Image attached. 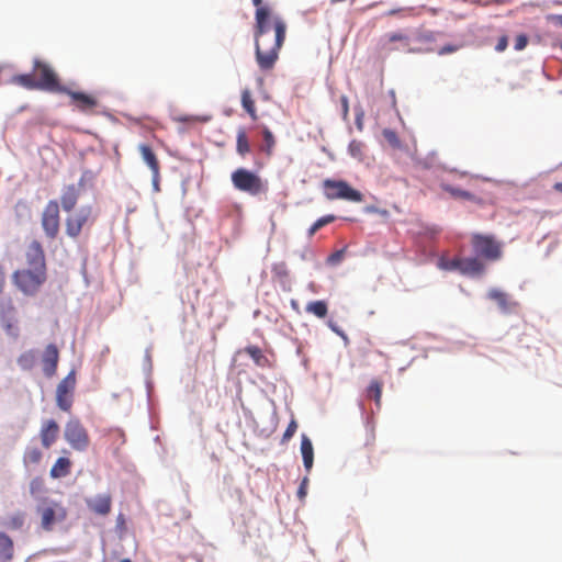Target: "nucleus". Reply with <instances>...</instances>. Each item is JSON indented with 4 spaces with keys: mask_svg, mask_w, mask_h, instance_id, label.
Returning a JSON list of instances; mask_svg holds the SVG:
<instances>
[{
    "mask_svg": "<svg viewBox=\"0 0 562 562\" xmlns=\"http://www.w3.org/2000/svg\"><path fill=\"white\" fill-rule=\"evenodd\" d=\"M58 360L59 351L56 345H47L42 357L43 372L47 378H52L53 375H55L57 371Z\"/></svg>",
    "mask_w": 562,
    "mask_h": 562,
    "instance_id": "dca6fc26",
    "label": "nucleus"
},
{
    "mask_svg": "<svg viewBox=\"0 0 562 562\" xmlns=\"http://www.w3.org/2000/svg\"><path fill=\"white\" fill-rule=\"evenodd\" d=\"M553 190L559 192V193H562V182H555L553 184Z\"/></svg>",
    "mask_w": 562,
    "mask_h": 562,
    "instance_id": "864d4df0",
    "label": "nucleus"
},
{
    "mask_svg": "<svg viewBox=\"0 0 562 562\" xmlns=\"http://www.w3.org/2000/svg\"><path fill=\"white\" fill-rule=\"evenodd\" d=\"M357 125H358V128H359V130H361V127H362V124H361V121H360V119H358V120H357Z\"/></svg>",
    "mask_w": 562,
    "mask_h": 562,
    "instance_id": "4d7b16f0",
    "label": "nucleus"
},
{
    "mask_svg": "<svg viewBox=\"0 0 562 562\" xmlns=\"http://www.w3.org/2000/svg\"><path fill=\"white\" fill-rule=\"evenodd\" d=\"M254 5L256 7V9H260V8H269L268 5H263L262 4V0H251Z\"/></svg>",
    "mask_w": 562,
    "mask_h": 562,
    "instance_id": "603ef678",
    "label": "nucleus"
},
{
    "mask_svg": "<svg viewBox=\"0 0 562 562\" xmlns=\"http://www.w3.org/2000/svg\"><path fill=\"white\" fill-rule=\"evenodd\" d=\"M507 45H508V38L506 35H503L498 38L495 49L497 52H504L507 48Z\"/></svg>",
    "mask_w": 562,
    "mask_h": 562,
    "instance_id": "49530a36",
    "label": "nucleus"
},
{
    "mask_svg": "<svg viewBox=\"0 0 562 562\" xmlns=\"http://www.w3.org/2000/svg\"><path fill=\"white\" fill-rule=\"evenodd\" d=\"M367 395L374 400L376 406H380L382 398V383L378 380H372L367 389Z\"/></svg>",
    "mask_w": 562,
    "mask_h": 562,
    "instance_id": "72a5a7b5",
    "label": "nucleus"
},
{
    "mask_svg": "<svg viewBox=\"0 0 562 562\" xmlns=\"http://www.w3.org/2000/svg\"><path fill=\"white\" fill-rule=\"evenodd\" d=\"M137 148L143 161L147 165L150 172L160 170L159 159L149 145L139 144Z\"/></svg>",
    "mask_w": 562,
    "mask_h": 562,
    "instance_id": "412c9836",
    "label": "nucleus"
},
{
    "mask_svg": "<svg viewBox=\"0 0 562 562\" xmlns=\"http://www.w3.org/2000/svg\"><path fill=\"white\" fill-rule=\"evenodd\" d=\"M273 271L278 274V276H286V267L284 263H280V265H276L273 267Z\"/></svg>",
    "mask_w": 562,
    "mask_h": 562,
    "instance_id": "8fccbe9b",
    "label": "nucleus"
},
{
    "mask_svg": "<svg viewBox=\"0 0 562 562\" xmlns=\"http://www.w3.org/2000/svg\"><path fill=\"white\" fill-rule=\"evenodd\" d=\"M25 522V513L16 512L10 515L3 522L4 527L10 530H20Z\"/></svg>",
    "mask_w": 562,
    "mask_h": 562,
    "instance_id": "c85d7f7f",
    "label": "nucleus"
},
{
    "mask_svg": "<svg viewBox=\"0 0 562 562\" xmlns=\"http://www.w3.org/2000/svg\"><path fill=\"white\" fill-rule=\"evenodd\" d=\"M255 33L259 35H269L274 33L276 21L285 23V21L278 14H274L270 8L256 9L255 12Z\"/></svg>",
    "mask_w": 562,
    "mask_h": 562,
    "instance_id": "ddd939ff",
    "label": "nucleus"
},
{
    "mask_svg": "<svg viewBox=\"0 0 562 562\" xmlns=\"http://www.w3.org/2000/svg\"><path fill=\"white\" fill-rule=\"evenodd\" d=\"M390 14H391V15H392V14H396V11H395V10H392V11H390Z\"/></svg>",
    "mask_w": 562,
    "mask_h": 562,
    "instance_id": "bf43d9fd",
    "label": "nucleus"
},
{
    "mask_svg": "<svg viewBox=\"0 0 562 562\" xmlns=\"http://www.w3.org/2000/svg\"><path fill=\"white\" fill-rule=\"evenodd\" d=\"M335 221L334 215H326L318 218L308 229V236L312 237L318 229L324 227L325 225Z\"/></svg>",
    "mask_w": 562,
    "mask_h": 562,
    "instance_id": "c9c22d12",
    "label": "nucleus"
},
{
    "mask_svg": "<svg viewBox=\"0 0 562 562\" xmlns=\"http://www.w3.org/2000/svg\"><path fill=\"white\" fill-rule=\"evenodd\" d=\"M72 462L66 457L58 458L50 468L49 475L52 479H61L70 474Z\"/></svg>",
    "mask_w": 562,
    "mask_h": 562,
    "instance_id": "4be33fe9",
    "label": "nucleus"
},
{
    "mask_svg": "<svg viewBox=\"0 0 562 562\" xmlns=\"http://www.w3.org/2000/svg\"><path fill=\"white\" fill-rule=\"evenodd\" d=\"M383 137L385 138V140L393 147V148H401L402 146V143L396 134L395 131L393 130H390V128H384L383 132Z\"/></svg>",
    "mask_w": 562,
    "mask_h": 562,
    "instance_id": "e433bc0d",
    "label": "nucleus"
},
{
    "mask_svg": "<svg viewBox=\"0 0 562 562\" xmlns=\"http://www.w3.org/2000/svg\"><path fill=\"white\" fill-rule=\"evenodd\" d=\"M64 438L70 448L78 452L86 451L90 446L89 432L78 418H70L66 423Z\"/></svg>",
    "mask_w": 562,
    "mask_h": 562,
    "instance_id": "0eeeda50",
    "label": "nucleus"
},
{
    "mask_svg": "<svg viewBox=\"0 0 562 562\" xmlns=\"http://www.w3.org/2000/svg\"><path fill=\"white\" fill-rule=\"evenodd\" d=\"M456 46H452V45H446L443 47H441L438 52L439 55H445V54H450V53H453L456 52Z\"/></svg>",
    "mask_w": 562,
    "mask_h": 562,
    "instance_id": "3c124183",
    "label": "nucleus"
},
{
    "mask_svg": "<svg viewBox=\"0 0 562 562\" xmlns=\"http://www.w3.org/2000/svg\"><path fill=\"white\" fill-rule=\"evenodd\" d=\"M323 189L324 195L330 201L346 200L356 203L363 201V194L345 180L325 179L323 181Z\"/></svg>",
    "mask_w": 562,
    "mask_h": 562,
    "instance_id": "423d86ee",
    "label": "nucleus"
},
{
    "mask_svg": "<svg viewBox=\"0 0 562 562\" xmlns=\"http://www.w3.org/2000/svg\"><path fill=\"white\" fill-rule=\"evenodd\" d=\"M5 270L4 267L0 263V294L2 293L4 286H5Z\"/></svg>",
    "mask_w": 562,
    "mask_h": 562,
    "instance_id": "de8ad7c7",
    "label": "nucleus"
},
{
    "mask_svg": "<svg viewBox=\"0 0 562 562\" xmlns=\"http://www.w3.org/2000/svg\"><path fill=\"white\" fill-rule=\"evenodd\" d=\"M363 149L364 144L360 140L353 139L349 143L348 151L353 158L358 160L363 159Z\"/></svg>",
    "mask_w": 562,
    "mask_h": 562,
    "instance_id": "f704fd0d",
    "label": "nucleus"
},
{
    "mask_svg": "<svg viewBox=\"0 0 562 562\" xmlns=\"http://www.w3.org/2000/svg\"><path fill=\"white\" fill-rule=\"evenodd\" d=\"M44 481L42 477H34L30 482V493L32 496H36L44 491Z\"/></svg>",
    "mask_w": 562,
    "mask_h": 562,
    "instance_id": "58836bf2",
    "label": "nucleus"
},
{
    "mask_svg": "<svg viewBox=\"0 0 562 562\" xmlns=\"http://www.w3.org/2000/svg\"><path fill=\"white\" fill-rule=\"evenodd\" d=\"M548 21L553 22L557 25L562 26V14H550L547 16Z\"/></svg>",
    "mask_w": 562,
    "mask_h": 562,
    "instance_id": "09e8293b",
    "label": "nucleus"
},
{
    "mask_svg": "<svg viewBox=\"0 0 562 562\" xmlns=\"http://www.w3.org/2000/svg\"><path fill=\"white\" fill-rule=\"evenodd\" d=\"M236 151L240 157L250 153V144L245 130L240 128L236 136Z\"/></svg>",
    "mask_w": 562,
    "mask_h": 562,
    "instance_id": "cd10ccee",
    "label": "nucleus"
},
{
    "mask_svg": "<svg viewBox=\"0 0 562 562\" xmlns=\"http://www.w3.org/2000/svg\"><path fill=\"white\" fill-rule=\"evenodd\" d=\"M119 562H132V561H131L130 559H127V558H126V559H122V560H121V561H119Z\"/></svg>",
    "mask_w": 562,
    "mask_h": 562,
    "instance_id": "13d9d810",
    "label": "nucleus"
},
{
    "mask_svg": "<svg viewBox=\"0 0 562 562\" xmlns=\"http://www.w3.org/2000/svg\"><path fill=\"white\" fill-rule=\"evenodd\" d=\"M231 180L237 191L245 192L256 196L266 193L268 190L267 181L258 173L246 168H237L231 175Z\"/></svg>",
    "mask_w": 562,
    "mask_h": 562,
    "instance_id": "39448f33",
    "label": "nucleus"
},
{
    "mask_svg": "<svg viewBox=\"0 0 562 562\" xmlns=\"http://www.w3.org/2000/svg\"><path fill=\"white\" fill-rule=\"evenodd\" d=\"M76 383V372L75 370H71L57 385L56 403L57 406L64 412H69L72 406V397Z\"/></svg>",
    "mask_w": 562,
    "mask_h": 562,
    "instance_id": "f8f14e48",
    "label": "nucleus"
},
{
    "mask_svg": "<svg viewBox=\"0 0 562 562\" xmlns=\"http://www.w3.org/2000/svg\"><path fill=\"white\" fill-rule=\"evenodd\" d=\"M241 106L254 121L258 119L255 100L251 91L247 88L241 91Z\"/></svg>",
    "mask_w": 562,
    "mask_h": 562,
    "instance_id": "bb28decb",
    "label": "nucleus"
},
{
    "mask_svg": "<svg viewBox=\"0 0 562 562\" xmlns=\"http://www.w3.org/2000/svg\"><path fill=\"white\" fill-rule=\"evenodd\" d=\"M244 351L254 360L256 366L260 368L270 366L269 359L258 346H247Z\"/></svg>",
    "mask_w": 562,
    "mask_h": 562,
    "instance_id": "a878e982",
    "label": "nucleus"
},
{
    "mask_svg": "<svg viewBox=\"0 0 562 562\" xmlns=\"http://www.w3.org/2000/svg\"><path fill=\"white\" fill-rule=\"evenodd\" d=\"M528 44V37L525 34H519L515 40V49L522 50Z\"/></svg>",
    "mask_w": 562,
    "mask_h": 562,
    "instance_id": "37998d69",
    "label": "nucleus"
},
{
    "mask_svg": "<svg viewBox=\"0 0 562 562\" xmlns=\"http://www.w3.org/2000/svg\"><path fill=\"white\" fill-rule=\"evenodd\" d=\"M35 513L40 517L41 528L44 531H52L56 524L64 522L68 516L67 508L50 497L40 498Z\"/></svg>",
    "mask_w": 562,
    "mask_h": 562,
    "instance_id": "20e7f679",
    "label": "nucleus"
},
{
    "mask_svg": "<svg viewBox=\"0 0 562 562\" xmlns=\"http://www.w3.org/2000/svg\"><path fill=\"white\" fill-rule=\"evenodd\" d=\"M86 504L93 514L106 516L112 508V496L110 494H99L92 498H87Z\"/></svg>",
    "mask_w": 562,
    "mask_h": 562,
    "instance_id": "f3484780",
    "label": "nucleus"
},
{
    "mask_svg": "<svg viewBox=\"0 0 562 562\" xmlns=\"http://www.w3.org/2000/svg\"><path fill=\"white\" fill-rule=\"evenodd\" d=\"M485 270L483 261L477 257H461L460 273L464 276L475 277L481 276Z\"/></svg>",
    "mask_w": 562,
    "mask_h": 562,
    "instance_id": "6ab92c4d",
    "label": "nucleus"
},
{
    "mask_svg": "<svg viewBox=\"0 0 562 562\" xmlns=\"http://www.w3.org/2000/svg\"><path fill=\"white\" fill-rule=\"evenodd\" d=\"M36 363V355L33 350H27L21 353L18 358V364L21 369L27 371L33 369Z\"/></svg>",
    "mask_w": 562,
    "mask_h": 562,
    "instance_id": "2f4dec72",
    "label": "nucleus"
},
{
    "mask_svg": "<svg viewBox=\"0 0 562 562\" xmlns=\"http://www.w3.org/2000/svg\"><path fill=\"white\" fill-rule=\"evenodd\" d=\"M14 547L12 539L0 532V562H10L13 559Z\"/></svg>",
    "mask_w": 562,
    "mask_h": 562,
    "instance_id": "b1692460",
    "label": "nucleus"
},
{
    "mask_svg": "<svg viewBox=\"0 0 562 562\" xmlns=\"http://www.w3.org/2000/svg\"><path fill=\"white\" fill-rule=\"evenodd\" d=\"M441 268L446 270H458L460 272L461 270V257L453 258L451 260H448L447 262L441 263Z\"/></svg>",
    "mask_w": 562,
    "mask_h": 562,
    "instance_id": "ea45409f",
    "label": "nucleus"
},
{
    "mask_svg": "<svg viewBox=\"0 0 562 562\" xmlns=\"http://www.w3.org/2000/svg\"><path fill=\"white\" fill-rule=\"evenodd\" d=\"M296 429H297V424L294 419H292L289 423V425L283 434L282 441L285 442V441L290 440L294 436Z\"/></svg>",
    "mask_w": 562,
    "mask_h": 562,
    "instance_id": "a19ab883",
    "label": "nucleus"
},
{
    "mask_svg": "<svg viewBox=\"0 0 562 562\" xmlns=\"http://www.w3.org/2000/svg\"><path fill=\"white\" fill-rule=\"evenodd\" d=\"M59 93H65L70 97L71 103L81 112L91 111L98 105L97 99L85 92L72 91L64 86V91Z\"/></svg>",
    "mask_w": 562,
    "mask_h": 562,
    "instance_id": "2eb2a0df",
    "label": "nucleus"
},
{
    "mask_svg": "<svg viewBox=\"0 0 562 562\" xmlns=\"http://www.w3.org/2000/svg\"><path fill=\"white\" fill-rule=\"evenodd\" d=\"M12 82L27 90H43L48 92L64 91L57 74L46 63L34 59L32 74H21L12 78Z\"/></svg>",
    "mask_w": 562,
    "mask_h": 562,
    "instance_id": "7ed1b4c3",
    "label": "nucleus"
},
{
    "mask_svg": "<svg viewBox=\"0 0 562 562\" xmlns=\"http://www.w3.org/2000/svg\"><path fill=\"white\" fill-rule=\"evenodd\" d=\"M306 312L314 314L318 318L326 317L328 313L327 304L324 301H313L306 305Z\"/></svg>",
    "mask_w": 562,
    "mask_h": 562,
    "instance_id": "7c9ffc66",
    "label": "nucleus"
},
{
    "mask_svg": "<svg viewBox=\"0 0 562 562\" xmlns=\"http://www.w3.org/2000/svg\"><path fill=\"white\" fill-rule=\"evenodd\" d=\"M88 173H89V171H85V172H83L82 177L80 178L79 186H81V184H82V181H83L85 177H86Z\"/></svg>",
    "mask_w": 562,
    "mask_h": 562,
    "instance_id": "5fc2aeb1",
    "label": "nucleus"
},
{
    "mask_svg": "<svg viewBox=\"0 0 562 562\" xmlns=\"http://www.w3.org/2000/svg\"><path fill=\"white\" fill-rule=\"evenodd\" d=\"M339 257H340V255L337 252V254H335V255H333V256H331V259H333V260H334V259H335V260H338V259H339Z\"/></svg>",
    "mask_w": 562,
    "mask_h": 562,
    "instance_id": "6e6d98bb",
    "label": "nucleus"
},
{
    "mask_svg": "<svg viewBox=\"0 0 562 562\" xmlns=\"http://www.w3.org/2000/svg\"><path fill=\"white\" fill-rule=\"evenodd\" d=\"M301 453L303 458L304 468L307 472H310L314 462V449L312 441L308 439L306 435L302 436Z\"/></svg>",
    "mask_w": 562,
    "mask_h": 562,
    "instance_id": "5701e85b",
    "label": "nucleus"
},
{
    "mask_svg": "<svg viewBox=\"0 0 562 562\" xmlns=\"http://www.w3.org/2000/svg\"><path fill=\"white\" fill-rule=\"evenodd\" d=\"M286 34V23L276 21L273 35H259L255 33V53L259 68L263 71L274 67L279 52L284 43Z\"/></svg>",
    "mask_w": 562,
    "mask_h": 562,
    "instance_id": "f03ea898",
    "label": "nucleus"
},
{
    "mask_svg": "<svg viewBox=\"0 0 562 562\" xmlns=\"http://www.w3.org/2000/svg\"><path fill=\"white\" fill-rule=\"evenodd\" d=\"M474 252L490 261L502 257V245L493 236L474 234L471 238Z\"/></svg>",
    "mask_w": 562,
    "mask_h": 562,
    "instance_id": "6e6552de",
    "label": "nucleus"
},
{
    "mask_svg": "<svg viewBox=\"0 0 562 562\" xmlns=\"http://www.w3.org/2000/svg\"><path fill=\"white\" fill-rule=\"evenodd\" d=\"M41 224L45 235L49 239H55L59 233L60 227V214H59V205L56 200H50L45 205Z\"/></svg>",
    "mask_w": 562,
    "mask_h": 562,
    "instance_id": "9b49d317",
    "label": "nucleus"
},
{
    "mask_svg": "<svg viewBox=\"0 0 562 562\" xmlns=\"http://www.w3.org/2000/svg\"><path fill=\"white\" fill-rule=\"evenodd\" d=\"M340 104H341L342 117H344V120H347L348 114H349V102H348V98L346 95L340 97Z\"/></svg>",
    "mask_w": 562,
    "mask_h": 562,
    "instance_id": "a18cd8bd",
    "label": "nucleus"
},
{
    "mask_svg": "<svg viewBox=\"0 0 562 562\" xmlns=\"http://www.w3.org/2000/svg\"><path fill=\"white\" fill-rule=\"evenodd\" d=\"M151 184L154 192H160V170L151 172Z\"/></svg>",
    "mask_w": 562,
    "mask_h": 562,
    "instance_id": "79ce46f5",
    "label": "nucleus"
},
{
    "mask_svg": "<svg viewBox=\"0 0 562 562\" xmlns=\"http://www.w3.org/2000/svg\"><path fill=\"white\" fill-rule=\"evenodd\" d=\"M307 485H308V479L305 476L297 490V496L300 499H304L307 494Z\"/></svg>",
    "mask_w": 562,
    "mask_h": 562,
    "instance_id": "c03bdc74",
    "label": "nucleus"
},
{
    "mask_svg": "<svg viewBox=\"0 0 562 562\" xmlns=\"http://www.w3.org/2000/svg\"><path fill=\"white\" fill-rule=\"evenodd\" d=\"M389 43L401 42L404 46L409 44V37L402 32H394L385 35Z\"/></svg>",
    "mask_w": 562,
    "mask_h": 562,
    "instance_id": "4c0bfd02",
    "label": "nucleus"
},
{
    "mask_svg": "<svg viewBox=\"0 0 562 562\" xmlns=\"http://www.w3.org/2000/svg\"><path fill=\"white\" fill-rule=\"evenodd\" d=\"M487 297L496 302L498 307L504 312H509L517 305L506 292L499 289H491L487 293Z\"/></svg>",
    "mask_w": 562,
    "mask_h": 562,
    "instance_id": "aec40b11",
    "label": "nucleus"
},
{
    "mask_svg": "<svg viewBox=\"0 0 562 562\" xmlns=\"http://www.w3.org/2000/svg\"><path fill=\"white\" fill-rule=\"evenodd\" d=\"M80 198V188L76 184H68L63 188L60 195L61 207L66 212L75 209Z\"/></svg>",
    "mask_w": 562,
    "mask_h": 562,
    "instance_id": "a211bd4d",
    "label": "nucleus"
},
{
    "mask_svg": "<svg viewBox=\"0 0 562 562\" xmlns=\"http://www.w3.org/2000/svg\"><path fill=\"white\" fill-rule=\"evenodd\" d=\"M263 145L261 146V150L266 153L267 156H271L276 146V139L272 132L265 127L262 130Z\"/></svg>",
    "mask_w": 562,
    "mask_h": 562,
    "instance_id": "473e14b6",
    "label": "nucleus"
},
{
    "mask_svg": "<svg viewBox=\"0 0 562 562\" xmlns=\"http://www.w3.org/2000/svg\"><path fill=\"white\" fill-rule=\"evenodd\" d=\"M43 460V452L36 446H27L23 453V464L25 467L29 465H37Z\"/></svg>",
    "mask_w": 562,
    "mask_h": 562,
    "instance_id": "393cba45",
    "label": "nucleus"
},
{
    "mask_svg": "<svg viewBox=\"0 0 562 562\" xmlns=\"http://www.w3.org/2000/svg\"><path fill=\"white\" fill-rule=\"evenodd\" d=\"M442 189L446 192H448L451 196H453L454 199L469 200V201H475L476 200L475 195L472 194L471 192L462 190V189H460L458 187H453L451 184H443Z\"/></svg>",
    "mask_w": 562,
    "mask_h": 562,
    "instance_id": "c756f323",
    "label": "nucleus"
},
{
    "mask_svg": "<svg viewBox=\"0 0 562 562\" xmlns=\"http://www.w3.org/2000/svg\"><path fill=\"white\" fill-rule=\"evenodd\" d=\"M0 323L8 336H20L19 313L11 297L0 300Z\"/></svg>",
    "mask_w": 562,
    "mask_h": 562,
    "instance_id": "1a4fd4ad",
    "label": "nucleus"
},
{
    "mask_svg": "<svg viewBox=\"0 0 562 562\" xmlns=\"http://www.w3.org/2000/svg\"><path fill=\"white\" fill-rule=\"evenodd\" d=\"M26 267L12 273V283L26 296L38 293L47 279L45 252L40 241L33 240L25 251Z\"/></svg>",
    "mask_w": 562,
    "mask_h": 562,
    "instance_id": "f257e3e1",
    "label": "nucleus"
},
{
    "mask_svg": "<svg viewBox=\"0 0 562 562\" xmlns=\"http://www.w3.org/2000/svg\"><path fill=\"white\" fill-rule=\"evenodd\" d=\"M60 427L55 419L43 420L40 428V440L45 449H49L58 439Z\"/></svg>",
    "mask_w": 562,
    "mask_h": 562,
    "instance_id": "4468645a",
    "label": "nucleus"
},
{
    "mask_svg": "<svg viewBox=\"0 0 562 562\" xmlns=\"http://www.w3.org/2000/svg\"><path fill=\"white\" fill-rule=\"evenodd\" d=\"M95 221L91 205L81 206L76 213L67 216L65 222L66 234L71 238H77L82 228Z\"/></svg>",
    "mask_w": 562,
    "mask_h": 562,
    "instance_id": "9d476101",
    "label": "nucleus"
}]
</instances>
